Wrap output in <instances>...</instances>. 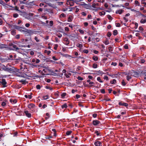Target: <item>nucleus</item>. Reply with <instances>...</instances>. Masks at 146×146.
<instances>
[{
  "label": "nucleus",
  "instance_id": "obj_17",
  "mask_svg": "<svg viewBox=\"0 0 146 146\" xmlns=\"http://www.w3.org/2000/svg\"><path fill=\"white\" fill-rule=\"evenodd\" d=\"M103 42L106 45H107L109 44V42L108 39L106 38L105 40H104Z\"/></svg>",
  "mask_w": 146,
  "mask_h": 146
},
{
  "label": "nucleus",
  "instance_id": "obj_53",
  "mask_svg": "<svg viewBox=\"0 0 146 146\" xmlns=\"http://www.w3.org/2000/svg\"><path fill=\"white\" fill-rule=\"evenodd\" d=\"M104 80H109V78L108 77L106 76H105L104 77Z\"/></svg>",
  "mask_w": 146,
  "mask_h": 146
},
{
  "label": "nucleus",
  "instance_id": "obj_19",
  "mask_svg": "<svg viewBox=\"0 0 146 146\" xmlns=\"http://www.w3.org/2000/svg\"><path fill=\"white\" fill-rule=\"evenodd\" d=\"M7 48V45L6 44H0V48Z\"/></svg>",
  "mask_w": 146,
  "mask_h": 146
},
{
  "label": "nucleus",
  "instance_id": "obj_40",
  "mask_svg": "<svg viewBox=\"0 0 146 146\" xmlns=\"http://www.w3.org/2000/svg\"><path fill=\"white\" fill-rule=\"evenodd\" d=\"M113 48V46H110L108 48L109 51L110 52H112L113 51V49H112Z\"/></svg>",
  "mask_w": 146,
  "mask_h": 146
},
{
  "label": "nucleus",
  "instance_id": "obj_18",
  "mask_svg": "<svg viewBox=\"0 0 146 146\" xmlns=\"http://www.w3.org/2000/svg\"><path fill=\"white\" fill-rule=\"evenodd\" d=\"M12 46L13 47V48H14V50H19V48L16 45H15V44H12Z\"/></svg>",
  "mask_w": 146,
  "mask_h": 146
},
{
  "label": "nucleus",
  "instance_id": "obj_14",
  "mask_svg": "<svg viewBox=\"0 0 146 146\" xmlns=\"http://www.w3.org/2000/svg\"><path fill=\"white\" fill-rule=\"evenodd\" d=\"M64 41L66 42V45H68L69 43V41L68 40V38H65L64 39Z\"/></svg>",
  "mask_w": 146,
  "mask_h": 146
},
{
  "label": "nucleus",
  "instance_id": "obj_46",
  "mask_svg": "<svg viewBox=\"0 0 146 146\" xmlns=\"http://www.w3.org/2000/svg\"><path fill=\"white\" fill-rule=\"evenodd\" d=\"M19 15L18 14L16 13L13 14V17L14 18H17L18 17Z\"/></svg>",
  "mask_w": 146,
  "mask_h": 146
},
{
  "label": "nucleus",
  "instance_id": "obj_51",
  "mask_svg": "<svg viewBox=\"0 0 146 146\" xmlns=\"http://www.w3.org/2000/svg\"><path fill=\"white\" fill-rule=\"evenodd\" d=\"M78 31L79 32L82 34H84V31L83 30H82L80 29H79L78 30Z\"/></svg>",
  "mask_w": 146,
  "mask_h": 146
},
{
  "label": "nucleus",
  "instance_id": "obj_32",
  "mask_svg": "<svg viewBox=\"0 0 146 146\" xmlns=\"http://www.w3.org/2000/svg\"><path fill=\"white\" fill-rule=\"evenodd\" d=\"M89 84H90L91 85L89 86H88L89 87H91L92 86H94V84L93 82H89Z\"/></svg>",
  "mask_w": 146,
  "mask_h": 146
},
{
  "label": "nucleus",
  "instance_id": "obj_2",
  "mask_svg": "<svg viewBox=\"0 0 146 146\" xmlns=\"http://www.w3.org/2000/svg\"><path fill=\"white\" fill-rule=\"evenodd\" d=\"M0 85H1V84L3 87H5L7 86V82L6 81L5 79L3 78L1 80H0Z\"/></svg>",
  "mask_w": 146,
  "mask_h": 146
},
{
  "label": "nucleus",
  "instance_id": "obj_45",
  "mask_svg": "<svg viewBox=\"0 0 146 146\" xmlns=\"http://www.w3.org/2000/svg\"><path fill=\"white\" fill-rule=\"evenodd\" d=\"M99 14L100 15H104L105 14V12L104 11H103L102 12H100Z\"/></svg>",
  "mask_w": 146,
  "mask_h": 146
},
{
  "label": "nucleus",
  "instance_id": "obj_64",
  "mask_svg": "<svg viewBox=\"0 0 146 146\" xmlns=\"http://www.w3.org/2000/svg\"><path fill=\"white\" fill-rule=\"evenodd\" d=\"M141 4L143 5V6L146 7V3L143 1H142Z\"/></svg>",
  "mask_w": 146,
  "mask_h": 146
},
{
  "label": "nucleus",
  "instance_id": "obj_28",
  "mask_svg": "<svg viewBox=\"0 0 146 146\" xmlns=\"http://www.w3.org/2000/svg\"><path fill=\"white\" fill-rule=\"evenodd\" d=\"M146 22V19H141L140 21V22L141 23H144Z\"/></svg>",
  "mask_w": 146,
  "mask_h": 146
},
{
  "label": "nucleus",
  "instance_id": "obj_54",
  "mask_svg": "<svg viewBox=\"0 0 146 146\" xmlns=\"http://www.w3.org/2000/svg\"><path fill=\"white\" fill-rule=\"evenodd\" d=\"M131 9V11H132L137 12L138 13H139L140 15H141V13L139 11H137L135 10H134L133 9Z\"/></svg>",
  "mask_w": 146,
  "mask_h": 146
},
{
  "label": "nucleus",
  "instance_id": "obj_5",
  "mask_svg": "<svg viewBox=\"0 0 146 146\" xmlns=\"http://www.w3.org/2000/svg\"><path fill=\"white\" fill-rule=\"evenodd\" d=\"M15 75L16 76L20 77H22L23 76L22 72H21L19 70H18V71L15 72Z\"/></svg>",
  "mask_w": 146,
  "mask_h": 146
},
{
  "label": "nucleus",
  "instance_id": "obj_63",
  "mask_svg": "<svg viewBox=\"0 0 146 146\" xmlns=\"http://www.w3.org/2000/svg\"><path fill=\"white\" fill-rule=\"evenodd\" d=\"M117 65V63L116 62H112L111 63V65L115 66Z\"/></svg>",
  "mask_w": 146,
  "mask_h": 146
},
{
  "label": "nucleus",
  "instance_id": "obj_10",
  "mask_svg": "<svg viewBox=\"0 0 146 146\" xmlns=\"http://www.w3.org/2000/svg\"><path fill=\"white\" fill-rule=\"evenodd\" d=\"M102 143L99 141H96L94 143V145L96 146H102Z\"/></svg>",
  "mask_w": 146,
  "mask_h": 146
},
{
  "label": "nucleus",
  "instance_id": "obj_36",
  "mask_svg": "<svg viewBox=\"0 0 146 146\" xmlns=\"http://www.w3.org/2000/svg\"><path fill=\"white\" fill-rule=\"evenodd\" d=\"M80 5H84V7L85 8H86V7H88V5H87V4L85 3L84 2H82V4H80Z\"/></svg>",
  "mask_w": 146,
  "mask_h": 146
},
{
  "label": "nucleus",
  "instance_id": "obj_3",
  "mask_svg": "<svg viewBox=\"0 0 146 146\" xmlns=\"http://www.w3.org/2000/svg\"><path fill=\"white\" fill-rule=\"evenodd\" d=\"M36 32V31H34L33 30L31 29H27L25 34H28L30 35H32L33 34H35Z\"/></svg>",
  "mask_w": 146,
  "mask_h": 146
},
{
  "label": "nucleus",
  "instance_id": "obj_24",
  "mask_svg": "<svg viewBox=\"0 0 146 146\" xmlns=\"http://www.w3.org/2000/svg\"><path fill=\"white\" fill-rule=\"evenodd\" d=\"M97 73L98 75H102L103 74H104V73L102 71L100 70H98L97 71Z\"/></svg>",
  "mask_w": 146,
  "mask_h": 146
},
{
  "label": "nucleus",
  "instance_id": "obj_52",
  "mask_svg": "<svg viewBox=\"0 0 146 146\" xmlns=\"http://www.w3.org/2000/svg\"><path fill=\"white\" fill-rule=\"evenodd\" d=\"M45 88L47 89H49L50 90H52V87H50V86H46L45 87Z\"/></svg>",
  "mask_w": 146,
  "mask_h": 146
},
{
  "label": "nucleus",
  "instance_id": "obj_23",
  "mask_svg": "<svg viewBox=\"0 0 146 146\" xmlns=\"http://www.w3.org/2000/svg\"><path fill=\"white\" fill-rule=\"evenodd\" d=\"M34 39L36 40L37 42H39L40 41V39L37 36H35L34 37Z\"/></svg>",
  "mask_w": 146,
  "mask_h": 146
},
{
  "label": "nucleus",
  "instance_id": "obj_43",
  "mask_svg": "<svg viewBox=\"0 0 146 146\" xmlns=\"http://www.w3.org/2000/svg\"><path fill=\"white\" fill-rule=\"evenodd\" d=\"M95 133L96 134V135L98 136L100 135V133L98 131H96L95 132Z\"/></svg>",
  "mask_w": 146,
  "mask_h": 146
},
{
  "label": "nucleus",
  "instance_id": "obj_22",
  "mask_svg": "<svg viewBox=\"0 0 146 146\" xmlns=\"http://www.w3.org/2000/svg\"><path fill=\"white\" fill-rule=\"evenodd\" d=\"M24 96L25 98H28L29 99H31L32 98V96L31 95H25Z\"/></svg>",
  "mask_w": 146,
  "mask_h": 146
},
{
  "label": "nucleus",
  "instance_id": "obj_56",
  "mask_svg": "<svg viewBox=\"0 0 146 146\" xmlns=\"http://www.w3.org/2000/svg\"><path fill=\"white\" fill-rule=\"evenodd\" d=\"M58 47V45L57 44H55L54 45V50H56L57 49V47Z\"/></svg>",
  "mask_w": 146,
  "mask_h": 146
},
{
  "label": "nucleus",
  "instance_id": "obj_15",
  "mask_svg": "<svg viewBox=\"0 0 146 146\" xmlns=\"http://www.w3.org/2000/svg\"><path fill=\"white\" fill-rule=\"evenodd\" d=\"M131 74H130V73L127 74V76H126L127 80L129 81L130 79L131 78Z\"/></svg>",
  "mask_w": 146,
  "mask_h": 146
},
{
  "label": "nucleus",
  "instance_id": "obj_59",
  "mask_svg": "<svg viewBox=\"0 0 146 146\" xmlns=\"http://www.w3.org/2000/svg\"><path fill=\"white\" fill-rule=\"evenodd\" d=\"M100 92H101L102 94H104L105 93V90L104 89H101Z\"/></svg>",
  "mask_w": 146,
  "mask_h": 146
},
{
  "label": "nucleus",
  "instance_id": "obj_9",
  "mask_svg": "<svg viewBox=\"0 0 146 146\" xmlns=\"http://www.w3.org/2000/svg\"><path fill=\"white\" fill-rule=\"evenodd\" d=\"M100 123V122L98 120H94L93 121V124L94 125H97Z\"/></svg>",
  "mask_w": 146,
  "mask_h": 146
},
{
  "label": "nucleus",
  "instance_id": "obj_38",
  "mask_svg": "<svg viewBox=\"0 0 146 146\" xmlns=\"http://www.w3.org/2000/svg\"><path fill=\"white\" fill-rule=\"evenodd\" d=\"M92 67L94 68H96L98 67V65L96 63H94L93 64Z\"/></svg>",
  "mask_w": 146,
  "mask_h": 146
},
{
  "label": "nucleus",
  "instance_id": "obj_48",
  "mask_svg": "<svg viewBox=\"0 0 146 146\" xmlns=\"http://www.w3.org/2000/svg\"><path fill=\"white\" fill-rule=\"evenodd\" d=\"M66 94L65 93H63L61 95V96L62 98H64L65 97V96H66Z\"/></svg>",
  "mask_w": 146,
  "mask_h": 146
},
{
  "label": "nucleus",
  "instance_id": "obj_26",
  "mask_svg": "<svg viewBox=\"0 0 146 146\" xmlns=\"http://www.w3.org/2000/svg\"><path fill=\"white\" fill-rule=\"evenodd\" d=\"M92 59L94 61H96L98 59V57L96 56H94L92 57Z\"/></svg>",
  "mask_w": 146,
  "mask_h": 146
},
{
  "label": "nucleus",
  "instance_id": "obj_42",
  "mask_svg": "<svg viewBox=\"0 0 146 146\" xmlns=\"http://www.w3.org/2000/svg\"><path fill=\"white\" fill-rule=\"evenodd\" d=\"M108 18L110 20H112L113 18L110 15H108L107 16Z\"/></svg>",
  "mask_w": 146,
  "mask_h": 146
},
{
  "label": "nucleus",
  "instance_id": "obj_58",
  "mask_svg": "<svg viewBox=\"0 0 146 146\" xmlns=\"http://www.w3.org/2000/svg\"><path fill=\"white\" fill-rule=\"evenodd\" d=\"M42 17L44 19H47V17L43 15H42Z\"/></svg>",
  "mask_w": 146,
  "mask_h": 146
},
{
  "label": "nucleus",
  "instance_id": "obj_16",
  "mask_svg": "<svg viewBox=\"0 0 146 146\" xmlns=\"http://www.w3.org/2000/svg\"><path fill=\"white\" fill-rule=\"evenodd\" d=\"M7 102L6 100L4 101L1 104V106L3 107H5V106L7 103Z\"/></svg>",
  "mask_w": 146,
  "mask_h": 146
},
{
  "label": "nucleus",
  "instance_id": "obj_8",
  "mask_svg": "<svg viewBox=\"0 0 146 146\" xmlns=\"http://www.w3.org/2000/svg\"><path fill=\"white\" fill-rule=\"evenodd\" d=\"M24 112L26 116L30 118L31 117V114L29 113L28 111L27 110H25L24 111Z\"/></svg>",
  "mask_w": 146,
  "mask_h": 146
},
{
  "label": "nucleus",
  "instance_id": "obj_41",
  "mask_svg": "<svg viewBox=\"0 0 146 146\" xmlns=\"http://www.w3.org/2000/svg\"><path fill=\"white\" fill-rule=\"evenodd\" d=\"M72 131H68L66 133V134L67 135H68L72 133Z\"/></svg>",
  "mask_w": 146,
  "mask_h": 146
},
{
  "label": "nucleus",
  "instance_id": "obj_60",
  "mask_svg": "<svg viewBox=\"0 0 146 146\" xmlns=\"http://www.w3.org/2000/svg\"><path fill=\"white\" fill-rule=\"evenodd\" d=\"M99 45L100 46V48H105V46L104 44H101Z\"/></svg>",
  "mask_w": 146,
  "mask_h": 146
},
{
  "label": "nucleus",
  "instance_id": "obj_21",
  "mask_svg": "<svg viewBox=\"0 0 146 146\" xmlns=\"http://www.w3.org/2000/svg\"><path fill=\"white\" fill-rule=\"evenodd\" d=\"M65 76L66 77V78H69L71 75V74L70 73H65L64 74Z\"/></svg>",
  "mask_w": 146,
  "mask_h": 146
},
{
  "label": "nucleus",
  "instance_id": "obj_47",
  "mask_svg": "<svg viewBox=\"0 0 146 146\" xmlns=\"http://www.w3.org/2000/svg\"><path fill=\"white\" fill-rule=\"evenodd\" d=\"M72 16H69V17H68V21L69 22H70L72 21V20L71 19V17H72Z\"/></svg>",
  "mask_w": 146,
  "mask_h": 146
},
{
  "label": "nucleus",
  "instance_id": "obj_49",
  "mask_svg": "<svg viewBox=\"0 0 146 146\" xmlns=\"http://www.w3.org/2000/svg\"><path fill=\"white\" fill-rule=\"evenodd\" d=\"M121 84L122 85H123V86H125L126 85V84L124 80H122V81L121 82Z\"/></svg>",
  "mask_w": 146,
  "mask_h": 146
},
{
  "label": "nucleus",
  "instance_id": "obj_37",
  "mask_svg": "<svg viewBox=\"0 0 146 146\" xmlns=\"http://www.w3.org/2000/svg\"><path fill=\"white\" fill-rule=\"evenodd\" d=\"M117 34V31L116 30H115L113 32V34L114 35H116Z\"/></svg>",
  "mask_w": 146,
  "mask_h": 146
},
{
  "label": "nucleus",
  "instance_id": "obj_55",
  "mask_svg": "<svg viewBox=\"0 0 146 146\" xmlns=\"http://www.w3.org/2000/svg\"><path fill=\"white\" fill-rule=\"evenodd\" d=\"M50 25V26H52L53 25V22L52 21H50L49 22Z\"/></svg>",
  "mask_w": 146,
  "mask_h": 146
},
{
  "label": "nucleus",
  "instance_id": "obj_30",
  "mask_svg": "<svg viewBox=\"0 0 146 146\" xmlns=\"http://www.w3.org/2000/svg\"><path fill=\"white\" fill-rule=\"evenodd\" d=\"M97 80L100 82L102 83L103 82V81L101 80V78L99 77H97Z\"/></svg>",
  "mask_w": 146,
  "mask_h": 146
},
{
  "label": "nucleus",
  "instance_id": "obj_39",
  "mask_svg": "<svg viewBox=\"0 0 146 146\" xmlns=\"http://www.w3.org/2000/svg\"><path fill=\"white\" fill-rule=\"evenodd\" d=\"M66 17L64 13H62L60 15L59 17L60 18L65 17Z\"/></svg>",
  "mask_w": 146,
  "mask_h": 146
},
{
  "label": "nucleus",
  "instance_id": "obj_31",
  "mask_svg": "<svg viewBox=\"0 0 146 146\" xmlns=\"http://www.w3.org/2000/svg\"><path fill=\"white\" fill-rule=\"evenodd\" d=\"M11 34L13 35H15L16 34V31L15 30H13L11 31Z\"/></svg>",
  "mask_w": 146,
  "mask_h": 146
},
{
  "label": "nucleus",
  "instance_id": "obj_6",
  "mask_svg": "<svg viewBox=\"0 0 146 146\" xmlns=\"http://www.w3.org/2000/svg\"><path fill=\"white\" fill-rule=\"evenodd\" d=\"M66 4L71 6H73L74 4V2L73 0H67Z\"/></svg>",
  "mask_w": 146,
  "mask_h": 146
},
{
  "label": "nucleus",
  "instance_id": "obj_35",
  "mask_svg": "<svg viewBox=\"0 0 146 146\" xmlns=\"http://www.w3.org/2000/svg\"><path fill=\"white\" fill-rule=\"evenodd\" d=\"M20 82L22 84H26V81L25 80H21L20 81Z\"/></svg>",
  "mask_w": 146,
  "mask_h": 146
},
{
  "label": "nucleus",
  "instance_id": "obj_1",
  "mask_svg": "<svg viewBox=\"0 0 146 146\" xmlns=\"http://www.w3.org/2000/svg\"><path fill=\"white\" fill-rule=\"evenodd\" d=\"M19 13H21V15H23V17L28 19H30V16H33V13H29L28 14L25 12H22L21 11H19Z\"/></svg>",
  "mask_w": 146,
  "mask_h": 146
},
{
  "label": "nucleus",
  "instance_id": "obj_44",
  "mask_svg": "<svg viewBox=\"0 0 146 146\" xmlns=\"http://www.w3.org/2000/svg\"><path fill=\"white\" fill-rule=\"evenodd\" d=\"M77 46L81 48H82L83 46V45L82 44H77L76 45Z\"/></svg>",
  "mask_w": 146,
  "mask_h": 146
},
{
  "label": "nucleus",
  "instance_id": "obj_57",
  "mask_svg": "<svg viewBox=\"0 0 146 146\" xmlns=\"http://www.w3.org/2000/svg\"><path fill=\"white\" fill-rule=\"evenodd\" d=\"M135 3L138 6H139V3L138 1L135 0Z\"/></svg>",
  "mask_w": 146,
  "mask_h": 146
},
{
  "label": "nucleus",
  "instance_id": "obj_27",
  "mask_svg": "<svg viewBox=\"0 0 146 146\" xmlns=\"http://www.w3.org/2000/svg\"><path fill=\"white\" fill-rule=\"evenodd\" d=\"M51 52L50 50H45L44 51V53L49 55L50 53Z\"/></svg>",
  "mask_w": 146,
  "mask_h": 146
},
{
  "label": "nucleus",
  "instance_id": "obj_12",
  "mask_svg": "<svg viewBox=\"0 0 146 146\" xmlns=\"http://www.w3.org/2000/svg\"><path fill=\"white\" fill-rule=\"evenodd\" d=\"M10 101L12 104H15L17 102V100L16 99H10Z\"/></svg>",
  "mask_w": 146,
  "mask_h": 146
},
{
  "label": "nucleus",
  "instance_id": "obj_62",
  "mask_svg": "<svg viewBox=\"0 0 146 146\" xmlns=\"http://www.w3.org/2000/svg\"><path fill=\"white\" fill-rule=\"evenodd\" d=\"M77 79L79 80H83V78L80 76H78Z\"/></svg>",
  "mask_w": 146,
  "mask_h": 146
},
{
  "label": "nucleus",
  "instance_id": "obj_7",
  "mask_svg": "<svg viewBox=\"0 0 146 146\" xmlns=\"http://www.w3.org/2000/svg\"><path fill=\"white\" fill-rule=\"evenodd\" d=\"M131 75L135 77H137L139 76V74L137 72H135L133 71V72H131L130 73Z\"/></svg>",
  "mask_w": 146,
  "mask_h": 146
},
{
  "label": "nucleus",
  "instance_id": "obj_25",
  "mask_svg": "<svg viewBox=\"0 0 146 146\" xmlns=\"http://www.w3.org/2000/svg\"><path fill=\"white\" fill-rule=\"evenodd\" d=\"M110 82L112 84H115L116 83V81L115 79H114L112 80H111Z\"/></svg>",
  "mask_w": 146,
  "mask_h": 146
},
{
  "label": "nucleus",
  "instance_id": "obj_34",
  "mask_svg": "<svg viewBox=\"0 0 146 146\" xmlns=\"http://www.w3.org/2000/svg\"><path fill=\"white\" fill-rule=\"evenodd\" d=\"M62 108H67V106L66 104H64L63 105H62Z\"/></svg>",
  "mask_w": 146,
  "mask_h": 146
},
{
  "label": "nucleus",
  "instance_id": "obj_33",
  "mask_svg": "<svg viewBox=\"0 0 146 146\" xmlns=\"http://www.w3.org/2000/svg\"><path fill=\"white\" fill-rule=\"evenodd\" d=\"M49 96L48 95L44 96H43L42 98L43 100H46L48 98Z\"/></svg>",
  "mask_w": 146,
  "mask_h": 146
},
{
  "label": "nucleus",
  "instance_id": "obj_20",
  "mask_svg": "<svg viewBox=\"0 0 146 146\" xmlns=\"http://www.w3.org/2000/svg\"><path fill=\"white\" fill-rule=\"evenodd\" d=\"M35 106V105L33 104H31L28 105V107L30 109L33 108Z\"/></svg>",
  "mask_w": 146,
  "mask_h": 146
},
{
  "label": "nucleus",
  "instance_id": "obj_61",
  "mask_svg": "<svg viewBox=\"0 0 146 146\" xmlns=\"http://www.w3.org/2000/svg\"><path fill=\"white\" fill-rule=\"evenodd\" d=\"M111 34L110 32H108L107 34V36L109 37H110V36H111Z\"/></svg>",
  "mask_w": 146,
  "mask_h": 146
},
{
  "label": "nucleus",
  "instance_id": "obj_50",
  "mask_svg": "<svg viewBox=\"0 0 146 146\" xmlns=\"http://www.w3.org/2000/svg\"><path fill=\"white\" fill-rule=\"evenodd\" d=\"M56 35L59 38L61 37L62 36V34L59 33L56 34Z\"/></svg>",
  "mask_w": 146,
  "mask_h": 146
},
{
  "label": "nucleus",
  "instance_id": "obj_11",
  "mask_svg": "<svg viewBox=\"0 0 146 146\" xmlns=\"http://www.w3.org/2000/svg\"><path fill=\"white\" fill-rule=\"evenodd\" d=\"M4 69L5 70L8 72H11V71H13V69L12 68H9L7 66L5 67Z\"/></svg>",
  "mask_w": 146,
  "mask_h": 146
},
{
  "label": "nucleus",
  "instance_id": "obj_13",
  "mask_svg": "<svg viewBox=\"0 0 146 146\" xmlns=\"http://www.w3.org/2000/svg\"><path fill=\"white\" fill-rule=\"evenodd\" d=\"M123 11V9H119L117 10L116 11V13L117 14H121L122 13Z\"/></svg>",
  "mask_w": 146,
  "mask_h": 146
},
{
  "label": "nucleus",
  "instance_id": "obj_29",
  "mask_svg": "<svg viewBox=\"0 0 146 146\" xmlns=\"http://www.w3.org/2000/svg\"><path fill=\"white\" fill-rule=\"evenodd\" d=\"M64 56L68 58V57H70V59H71L72 58H74V57H72L71 56L68 54H65L64 55Z\"/></svg>",
  "mask_w": 146,
  "mask_h": 146
},
{
  "label": "nucleus",
  "instance_id": "obj_4",
  "mask_svg": "<svg viewBox=\"0 0 146 146\" xmlns=\"http://www.w3.org/2000/svg\"><path fill=\"white\" fill-rule=\"evenodd\" d=\"M15 28L20 32L23 33L24 34H25L27 29H25V30H23L21 27L18 26H16Z\"/></svg>",
  "mask_w": 146,
  "mask_h": 146
}]
</instances>
